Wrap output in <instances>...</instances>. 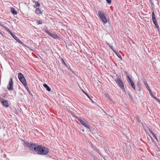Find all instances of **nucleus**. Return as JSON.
<instances>
[{
	"label": "nucleus",
	"instance_id": "obj_12",
	"mask_svg": "<svg viewBox=\"0 0 160 160\" xmlns=\"http://www.w3.org/2000/svg\"><path fill=\"white\" fill-rule=\"evenodd\" d=\"M44 87L46 88L47 90L48 91H50L51 89L49 86H48L47 84H44L43 85Z\"/></svg>",
	"mask_w": 160,
	"mask_h": 160
},
{
	"label": "nucleus",
	"instance_id": "obj_36",
	"mask_svg": "<svg viewBox=\"0 0 160 160\" xmlns=\"http://www.w3.org/2000/svg\"><path fill=\"white\" fill-rule=\"evenodd\" d=\"M63 62L65 64H66L65 62H64L63 61Z\"/></svg>",
	"mask_w": 160,
	"mask_h": 160
},
{
	"label": "nucleus",
	"instance_id": "obj_35",
	"mask_svg": "<svg viewBox=\"0 0 160 160\" xmlns=\"http://www.w3.org/2000/svg\"><path fill=\"white\" fill-rule=\"evenodd\" d=\"M138 121L139 122H140V121H139V118H138Z\"/></svg>",
	"mask_w": 160,
	"mask_h": 160
},
{
	"label": "nucleus",
	"instance_id": "obj_26",
	"mask_svg": "<svg viewBox=\"0 0 160 160\" xmlns=\"http://www.w3.org/2000/svg\"><path fill=\"white\" fill-rule=\"evenodd\" d=\"M95 150L98 153H99L100 154V151L97 148H95Z\"/></svg>",
	"mask_w": 160,
	"mask_h": 160
},
{
	"label": "nucleus",
	"instance_id": "obj_17",
	"mask_svg": "<svg viewBox=\"0 0 160 160\" xmlns=\"http://www.w3.org/2000/svg\"><path fill=\"white\" fill-rule=\"evenodd\" d=\"M26 89V90H27V91H28V92L31 95H32V93H31L30 91V90H29V88L28 87V86H27V85H26V86H25Z\"/></svg>",
	"mask_w": 160,
	"mask_h": 160
},
{
	"label": "nucleus",
	"instance_id": "obj_2",
	"mask_svg": "<svg viewBox=\"0 0 160 160\" xmlns=\"http://www.w3.org/2000/svg\"><path fill=\"white\" fill-rule=\"evenodd\" d=\"M8 32L11 36L18 43L21 44H22L23 43L22 41L19 39L14 33H13L11 30L6 27H3Z\"/></svg>",
	"mask_w": 160,
	"mask_h": 160
},
{
	"label": "nucleus",
	"instance_id": "obj_23",
	"mask_svg": "<svg viewBox=\"0 0 160 160\" xmlns=\"http://www.w3.org/2000/svg\"><path fill=\"white\" fill-rule=\"evenodd\" d=\"M36 23L38 25L41 24H42V22L41 21H37Z\"/></svg>",
	"mask_w": 160,
	"mask_h": 160
},
{
	"label": "nucleus",
	"instance_id": "obj_24",
	"mask_svg": "<svg viewBox=\"0 0 160 160\" xmlns=\"http://www.w3.org/2000/svg\"><path fill=\"white\" fill-rule=\"evenodd\" d=\"M116 55L119 58H122L121 56L120 55V54L119 53H117V54Z\"/></svg>",
	"mask_w": 160,
	"mask_h": 160
},
{
	"label": "nucleus",
	"instance_id": "obj_8",
	"mask_svg": "<svg viewBox=\"0 0 160 160\" xmlns=\"http://www.w3.org/2000/svg\"><path fill=\"white\" fill-rule=\"evenodd\" d=\"M13 82L12 79L10 78L9 80V83L7 85V88L9 91H12L13 90Z\"/></svg>",
	"mask_w": 160,
	"mask_h": 160
},
{
	"label": "nucleus",
	"instance_id": "obj_6",
	"mask_svg": "<svg viewBox=\"0 0 160 160\" xmlns=\"http://www.w3.org/2000/svg\"><path fill=\"white\" fill-rule=\"evenodd\" d=\"M44 31L50 36L53 38L54 39H59L60 37L54 33H52L48 30L46 29H44Z\"/></svg>",
	"mask_w": 160,
	"mask_h": 160
},
{
	"label": "nucleus",
	"instance_id": "obj_14",
	"mask_svg": "<svg viewBox=\"0 0 160 160\" xmlns=\"http://www.w3.org/2000/svg\"><path fill=\"white\" fill-rule=\"evenodd\" d=\"M11 12L14 15H16L17 13V11L13 8H12L11 9Z\"/></svg>",
	"mask_w": 160,
	"mask_h": 160
},
{
	"label": "nucleus",
	"instance_id": "obj_28",
	"mask_svg": "<svg viewBox=\"0 0 160 160\" xmlns=\"http://www.w3.org/2000/svg\"><path fill=\"white\" fill-rule=\"evenodd\" d=\"M109 47L112 50H113V47L112 46V45H109Z\"/></svg>",
	"mask_w": 160,
	"mask_h": 160
},
{
	"label": "nucleus",
	"instance_id": "obj_5",
	"mask_svg": "<svg viewBox=\"0 0 160 160\" xmlns=\"http://www.w3.org/2000/svg\"><path fill=\"white\" fill-rule=\"evenodd\" d=\"M115 81L118 86H119L122 90L123 92H125V90L124 84L121 80L119 79H117Z\"/></svg>",
	"mask_w": 160,
	"mask_h": 160
},
{
	"label": "nucleus",
	"instance_id": "obj_3",
	"mask_svg": "<svg viewBox=\"0 0 160 160\" xmlns=\"http://www.w3.org/2000/svg\"><path fill=\"white\" fill-rule=\"evenodd\" d=\"M76 118L78 119L81 123L85 127L88 128H90V126L88 122L84 119H81L77 117Z\"/></svg>",
	"mask_w": 160,
	"mask_h": 160
},
{
	"label": "nucleus",
	"instance_id": "obj_9",
	"mask_svg": "<svg viewBox=\"0 0 160 160\" xmlns=\"http://www.w3.org/2000/svg\"><path fill=\"white\" fill-rule=\"evenodd\" d=\"M152 22L156 26V28H158V30L159 29V26L158 24L156 19L155 17V15L154 12H152Z\"/></svg>",
	"mask_w": 160,
	"mask_h": 160
},
{
	"label": "nucleus",
	"instance_id": "obj_18",
	"mask_svg": "<svg viewBox=\"0 0 160 160\" xmlns=\"http://www.w3.org/2000/svg\"><path fill=\"white\" fill-rule=\"evenodd\" d=\"M33 2H35V5L37 7H39L40 6V4L37 1H33Z\"/></svg>",
	"mask_w": 160,
	"mask_h": 160
},
{
	"label": "nucleus",
	"instance_id": "obj_20",
	"mask_svg": "<svg viewBox=\"0 0 160 160\" xmlns=\"http://www.w3.org/2000/svg\"><path fill=\"white\" fill-rule=\"evenodd\" d=\"M82 92H83L86 95V96L91 100L92 101V100L91 99V98H90V97L86 93V92L84 90H82Z\"/></svg>",
	"mask_w": 160,
	"mask_h": 160
},
{
	"label": "nucleus",
	"instance_id": "obj_34",
	"mask_svg": "<svg viewBox=\"0 0 160 160\" xmlns=\"http://www.w3.org/2000/svg\"><path fill=\"white\" fill-rule=\"evenodd\" d=\"M129 96L131 98L132 96H131V95L130 94H129Z\"/></svg>",
	"mask_w": 160,
	"mask_h": 160
},
{
	"label": "nucleus",
	"instance_id": "obj_32",
	"mask_svg": "<svg viewBox=\"0 0 160 160\" xmlns=\"http://www.w3.org/2000/svg\"><path fill=\"white\" fill-rule=\"evenodd\" d=\"M71 115H72V116H74V114L73 113H71Z\"/></svg>",
	"mask_w": 160,
	"mask_h": 160
},
{
	"label": "nucleus",
	"instance_id": "obj_4",
	"mask_svg": "<svg viewBox=\"0 0 160 160\" xmlns=\"http://www.w3.org/2000/svg\"><path fill=\"white\" fill-rule=\"evenodd\" d=\"M18 78L20 81L25 86L27 85L26 80L24 77L23 75L21 72L18 74Z\"/></svg>",
	"mask_w": 160,
	"mask_h": 160
},
{
	"label": "nucleus",
	"instance_id": "obj_10",
	"mask_svg": "<svg viewBox=\"0 0 160 160\" xmlns=\"http://www.w3.org/2000/svg\"><path fill=\"white\" fill-rule=\"evenodd\" d=\"M127 77L128 78L127 81L128 83L130 84L132 88L135 90V87L134 85V83L133 82L132 79L129 77V76H127Z\"/></svg>",
	"mask_w": 160,
	"mask_h": 160
},
{
	"label": "nucleus",
	"instance_id": "obj_7",
	"mask_svg": "<svg viewBox=\"0 0 160 160\" xmlns=\"http://www.w3.org/2000/svg\"><path fill=\"white\" fill-rule=\"evenodd\" d=\"M98 14L100 18L101 19L102 22L106 23L107 22V20L105 16V14L101 11H99L98 12Z\"/></svg>",
	"mask_w": 160,
	"mask_h": 160
},
{
	"label": "nucleus",
	"instance_id": "obj_31",
	"mask_svg": "<svg viewBox=\"0 0 160 160\" xmlns=\"http://www.w3.org/2000/svg\"><path fill=\"white\" fill-rule=\"evenodd\" d=\"M160 104V100L158 99L157 101Z\"/></svg>",
	"mask_w": 160,
	"mask_h": 160
},
{
	"label": "nucleus",
	"instance_id": "obj_1",
	"mask_svg": "<svg viewBox=\"0 0 160 160\" xmlns=\"http://www.w3.org/2000/svg\"><path fill=\"white\" fill-rule=\"evenodd\" d=\"M23 145L29 150L41 155H46L49 152V149L45 147L38 145L35 143H32L28 141H24Z\"/></svg>",
	"mask_w": 160,
	"mask_h": 160
},
{
	"label": "nucleus",
	"instance_id": "obj_27",
	"mask_svg": "<svg viewBox=\"0 0 160 160\" xmlns=\"http://www.w3.org/2000/svg\"><path fill=\"white\" fill-rule=\"evenodd\" d=\"M153 97L154 99H155L156 101H157L158 98L154 96V95L152 97Z\"/></svg>",
	"mask_w": 160,
	"mask_h": 160
},
{
	"label": "nucleus",
	"instance_id": "obj_15",
	"mask_svg": "<svg viewBox=\"0 0 160 160\" xmlns=\"http://www.w3.org/2000/svg\"><path fill=\"white\" fill-rule=\"evenodd\" d=\"M35 13L38 15H39V14L42 13L40 9L38 8H37L36 9L35 11Z\"/></svg>",
	"mask_w": 160,
	"mask_h": 160
},
{
	"label": "nucleus",
	"instance_id": "obj_25",
	"mask_svg": "<svg viewBox=\"0 0 160 160\" xmlns=\"http://www.w3.org/2000/svg\"><path fill=\"white\" fill-rule=\"evenodd\" d=\"M107 1V3L109 4H110L111 3V0H106Z\"/></svg>",
	"mask_w": 160,
	"mask_h": 160
},
{
	"label": "nucleus",
	"instance_id": "obj_30",
	"mask_svg": "<svg viewBox=\"0 0 160 160\" xmlns=\"http://www.w3.org/2000/svg\"><path fill=\"white\" fill-rule=\"evenodd\" d=\"M71 71L72 72L74 75H76V74L73 71H72L71 69Z\"/></svg>",
	"mask_w": 160,
	"mask_h": 160
},
{
	"label": "nucleus",
	"instance_id": "obj_19",
	"mask_svg": "<svg viewBox=\"0 0 160 160\" xmlns=\"http://www.w3.org/2000/svg\"><path fill=\"white\" fill-rule=\"evenodd\" d=\"M92 156V158L94 160H98V159L95 156L94 154L91 153L90 154Z\"/></svg>",
	"mask_w": 160,
	"mask_h": 160
},
{
	"label": "nucleus",
	"instance_id": "obj_33",
	"mask_svg": "<svg viewBox=\"0 0 160 160\" xmlns=\"http://www.w3.org/2000/svg\"><path fill=\"white\" fill-rule=\"evenodd\" d=\"M125 75H127V76H128V74H127V72H125Z\"/></svg>",
	"mask_w": 160,
	"mask_h": 160
},
{
	"label": "nucleus",
	"instance_id": "obj_13",
	"mask_svg": "<svg viewBox=\"0 0 160 160\" xmlns=\"http://www.w3.org/2000/svg\"><path fill=\"white\" fill-rule=\"evenodd\" d=\"M149 131L152 134V135L153 137V138L156 139L158 141V139L157 138V136H156V135L153 133L152 131L151 130H149Z\"/></svg>",
	"mask_w": 160,
	"mask_h": 160
},
{
	"label": "nucleus",
	"instance_id": "obj_16",
	"mask_svg": "<svg viewBox=\"0 0 160 160\" xmlns=\"http://www.w3.org/2000/svg\"><path fill=\"white\" fill-rule=\"evenodd\" d=\"M143 82H144V84L146 87L147 88V89L148 90V89H149L150 88H149V86L148 85V84L147 82H146V81L145 80H144L143 81Z\"/></svg>",
	"mask_w": 160,
	"mask_h": 160
},
{
	"label": "nucleus",
	"instance_id": "obj_21",
	"mask_svg": "<svg viewBox=\"0 0 160 160\" xmlns=\"http://www.w3.org/2000/svg\"><path fill=\"white\" fill-rule=\"evenodd\" d=\"M6 95V93H3L1 95H0V98L1 99L3 97H4Z\"/></svg>",
	"mask_w": 160,
	"mask_h": 160
},
{
	"label": "nucleus",
	"instance_id": "obj_29",
	"mask_svg": "<svg viewBox=\"0 0 160 160\" xmlns=\"http://www.w3.org/2000/svg\"><path fill=\"white\" fill-rule=\"evenodd\" d=\"M116 54H117V53H118V52H117L116 50L113 49V50H112Z\"/></svg>",
	"mask_w": 160,
	"mask_h": 160
},
{
	"label": "nucleus",
	"instance_id": "obj_22",
	"mask_svg": "<svg viewBox=\"0 0 160 160\" xmlns=\"http://www.w3.org/2000/svg\"><path fill=\"white\" fill-rule=\"evenodd\" d=\"M148 91L149 92V93L150 94V95L152 97L153 96V93L152 92V91L151 90V89L149 88V89H148Z\"/></svg>",
	"mask_w": 160,
	"mask_h": 160
},
{
	"label": "nucleus",
	"instance_id": "obj_38",
	"mask_svg": "<svg viewBox=\"0 0 160 160\" xmlns=\"http://www.w3.org/2000/svg\"><path fill=\"white\" fill-rule=\"evenodd\" d=\"M151 138L152 139V138L151 137Z\"/></svg>",
	"mask_w": 160,
	"mask_h": 160
},
{
	"label": "nucleus",
	"instance_id": "obj_11",
	"mask_svg": "<svg viewBox=\"0 0 160 160\" xmlns=\"http://www.w3.org/2000/svg\"><path fill=\"white\" fill-rule=\"evenodd\" d=\"M1 102L4 107L6 108H8L9 107L8 102L7 100L2 99V101Z\"/></svg>",
	"mask_w": 160,
	"mask_h": 160
},
{
	"label": "nucleus",
	"instance_id": "obj_37",
	"mask_svg": "<svg viewBox=\"0 0 160 160\" xmlns=\"http://www.w3.org/2000/svg\"><path fill=\"white\" fill-rule=\"evenodd\" d=\"M34 8H36V7L35 6H34Z\"/></svg>",
	"mask_w": 160,
	"mask_h": 160
}]
</instances>
